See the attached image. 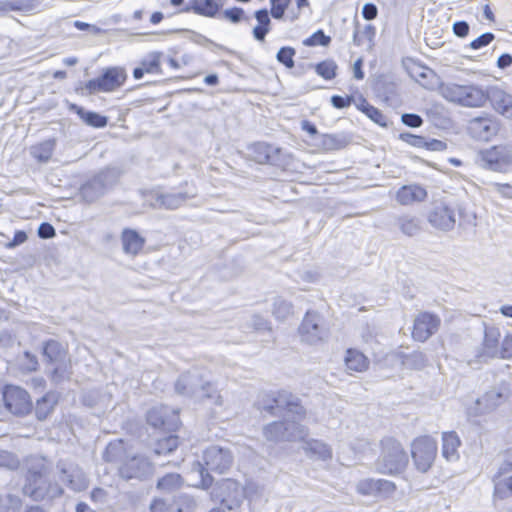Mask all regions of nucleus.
Returning a JSON list of instances; mask_svg holds the SVG:
<instances>
[{"mask_svg":"<svg viewBox=\"0 0 512 512\" xmlns=\"http://www.w3.org/2000/svg\"><path fill=\"white\" fill-rule=\"evenodd\" d=\"M307 429L296 421H276L268 424L263 429V435L267 441H298L307 436Z\"/></svg>","mask_w":512,"mask_h":512,"instance_id":"4","label":"nucleus"},{"mask_svg":"<svg viewBox=\"0 0 512 512\" xmlns=\"http://www.w3.org/2000/svg\"><path fill=\"white\" fill-rule=\"evenodd\" d=\"M169 408L167 406L154 407L147 413V421L153 427H163L167 429L175 428L179 419L176 411H172L168 415Z\"/></svg>","mask_w":512,"mask_h":512,"instance_id":"19","label":"nucleus"},{"mask_svg":"<svg viewBox=\"0 0 512 512\" xmlns=\"http://www.w3.org/2000/svg\"><path fill=\"white\" fill-rule=\"evenodd\" d=\"M501 340V331L498 327L485 326L483 342L478 357L483 360L499 358Z\"/></svg>","mask_w":512,"mask_h":512,"instance_id":"16","label":"nucleus"},{"mask_svg":"<svg viewBox=\"0 0 512 512\" xmlns=\"http://www.w3.org/2000/svg\"><path fill=\"white\" fill-rule=\"evenodd\" d=\"M26 6L21 1H5L0 2V11H20L24 10Z\"/></svg>","mask_w":512,"mask_h":512,"instance_id":"60","label":"nucleus"},{"mask_svg":"<svg viewBox=\"0 0 512 512\" xmlns=\"http://www.w3.org/2000/svg\"><path fill=\"white\" fill-rule=\"evenodd\" d=\"M123 451L122 441L111 442L107 445L103 458L108 462L116 461Z\"/></svg>","mask_w":512,"mask_h":512,"instance_id":"49","label":"nucleus"},{"mask_svg":"<svg viewBox=\"0 0 512 512\" xmlns=\"http://www.w3.org/2000/svg\"><path fill=\"white\" fill-rule=\"evenodd\" d=\"M55 146V139H48L37 145L32 146L30 149V153L37 161L46 163L51 159Z\"/></svg>","mask_w":512,"mask_h":512,"instance_id":"33","label":"nucleus"},{"mask_svg":"<svg viewBox=\"0 0 512 512\" xmlns=\"http://www.w3.org/2000/svg\"><path fill=\"white\" fill-rule=\"evenodd\" d=\"M151 472V464L144 456H133L126 459L119 468L120 476L124 479H141Z\"/></svg>","mask_w":512,"mask_h":512,"instance_id":"18","label":"nucleus"},{"mask_svg":"<svg viewBox=\"0 0 512 512\" xmlns=\"http://www.w3.org/2000/svg\"><path fill=\"white\" fill-rule=\"evenodd\" d=\"M106 178L107 174L100 173L85 185H83L81 188V195L83 198L88 202H92L103 195L106 191Z\"/></svg>","mask_w":512,"mask_h":512,"instance_id":"25","label":"nucleus"},{"mask_svg":"<svg viewBox=\"0 0 512 512\" xmlns=\"http://www.w3.org/2000/svg\"><path fill=\"white\" fill-rule=\"evenodd\" d=\"M470 129L476 138L488 141L497 134L498 124L490 118H476L471 121Z\"/></svg>","mask_w":512,"mask_h":512,"instance_id":"22","label":"nucleus"},{"mask_svg":"<svg viewBox=\"0 0 512 512\" xmlns=\"http://www.w3.org/2000/svg\"><path fill=\"white\" fill-rule=\"evenodd\" d=\"M257 25L253 28V37L257 41H264L270 31L271 19L267 9H260L255 12Z\"/></svg>","mask_w":512,"mask_h":512,"instance_id":"32","label":"nucleus"},{"mask_svg":"<svg viewBox=\"0 0 512 512\" xmlns=\"http://www.w3.org/2000/svg\"><path fill=\"white\" fill-rule=\"evenodd\" d=\"M352 101H353V98L351 96L343 97L340 95H333L331 97V103H332L333 107H335L337 109L349 107L351 105Z\"/></svg>","mask_w":512,"mask_h":512,"instance_id":"59","label":"nucleus"},{"mask_svg":"<svg viewBox=\"0 0 512 512\" xmlns=\"http://www.w3.org/2000/svg\"><path fill=\"white\" fill-rule=\"evenodd\" d=\"M49 368L52 380L56 383L68 379L71 375V366L68 357L51 362Z\"/></svg>","mask_w":512,"mask_h":512,"instance_id":"35","label":"nucleus"},{"mask_svg":"<svg viewBox=\"0 0 512 512\" xmlns=\"http://www.w3.org/2000/svg\"><path fill=\"white\" fill-rule=\"evenodd\" d=\"M141 67L145 73L157 74L160 72V53L154 52L149 54L141 61Z\"/></svg>","mask_w":512,"mask_h":512,"instance_id":"44","label":"nucleus"},{"mask_svg":"<svg viewBox=\"0 0 512 512\" xmlns=\"http://www.w3.org/2000/svg\"><path fill=\"white\" fill-rule=\"evenodd\" d=\"M439 93L449 102L465 107H481L487 100L486 93L475 85H461L455 82L441 83Z\"/></svg>","mask_w":512,"mask_h":512,"instance_id":"1","label":"nucleus"},{"mask_svg":"<svg viewBox=\"0 0 512 512\" xmlns=\"http://www.w3.org/2000/svg\"><path fill=\"white\" fill-rule=\"evenodd\" d=\"M94 395H97L98 394L96 392H92V393H89L87 395L84 396V403L88 406H97V405H100V404H103V405H108L110 403V396H102V397H97L94 398Z\"/></svg>","mask_w":512,"mask_h":512,"instance_id":"53","label":"nucleus"},{"mask_svg":"<svg viewBox=\"0 0 512 512\" xmlns=\"http://www.w3.org/2000/svg\"><path fill=\"white\" fill-rule=\"evenodd\" d=\"M368 359L356 349H348L345 356V365L349 371L363 372L368 368Z\"/></svg>","mask_w":512,"mask_h":512,"instance_id":"31","label":"nucleus"},{"mask_svg":"<svg viewBox=\"0 0 512 512\" xmlns=\"http://www.w3.org/2000/svg\"><path fill=\"white\" fill-rule=\"evenodd\" d=\"M348 141L344 136L324 134L320 137L319 146L325 151H333L344 148Z\"/></svg>","mask_w":512,"mask_h":512,"instance_id":"36","label":"nucleus"},{"mask_svg":"<svg viewBox=\"0 0 512 512\" xmlns=\"http://www.w3.org/2000/svg\"><path fill=\"white\" fill-rule=\"evenodd\" d=\"M203 461L207 470L223 474L232 466L233 455L229 449L211 446L204 451Z\"/></svg>","mask_w":512,"mask_h":512,"instance_id":"12","label":"nucleus"},{"mask_svg":"<svg viewBox=\"0 0 512 512\" xmlns=\"http://www.w3.org/2000/svg\"><path fill=\"white\" fill-rule=\"evenodd\" d=\"M262 492L263 490L254 484H249L244 489V494L251 503L262 497Z\"/></svg>","mask_w":512,"mask_h":512,"instance_id":"54","label":"nucleus"},{"mask_svg":"<svg viewBox=\"0 0 512 512\" xmlns=\"http://www.w3.org/2000/svg\"><path fill=\"white\" fill-rule=\"evenodd\" d=\"M193 195H188L187 193H155L154 194V203L153 206L155 208H164V209H177L183 205V203Z\"/></svg>","mask_w":512,"mask_h":512,"instance_id":"23","label":"nucleus"},{"mask_svg":"<svg viewBox=\"0 0 512 512\" xmlns=\"http://www.w3.org/2000/svg\"><path fill=\"white\" fill-rule=\"evenodd\" d=\"M440 319L431 313H420L414 320L412 336L415 340L424 342L429 339L440 326Z\"/></svg>","mask_w":512,"mask_h":512,"instance_id":"15","label":"nucleus"},{"mask_svg":"<svg viewBox=\"0 0 512 512\" xmlns=\"http://www.w3.org/2000/svg\"><path fill=\"white\" fill-rule=\"evenodd\" d=\"M21 500L17 496L6 495L0 498V512H19Z\"/></svg>","mask_w":512,"mask_h":512,"instance_id":"47","label":"nucleus"},{"mask_svg":"<svg viewBox=\"0 0 512 512\" xmlns=\"http://www.w3.org/2000/svg\"><path fill=\"white\" fill-rule=\"evenodd\" d=\"M60 471V479L72 490L82 491L88 486V479L82 469L74 464L60 461L57 465Z\"/></svg>","mask_w":512,"mask_h":512,"instance_id":"14","label":"nucleus"},{"mask_svg":"<svg viewBox=\"0 0 512 512\" xmlns=\"http://www.w3.org/2000/svg\"><path fill=\"white\" fill-rule=\"evenodd\" d=\"M272 313L277 319L285 320L292 315L293 305L282 297H276L273 302Z\"/></svg>","mask_w":512,"mask_h":512,"instance_id":"40","label":"nucleus"},{"mask_svg":"<svg viewBox=\"0 0 512 512\" xmlns=\"http://www.w3.org/2000/svg\"><path fill=\"white\" fill-rule=\"evenodd\" d=\"M121 241L123 251L132 256L137 255L143 249L145 243V239L132 229H125L122 232Z\"/></svg>","mask_w":512,"mask_h":512,"instance_id":"27","label":"nucleus"},{"mask_svg":"<svg viewBox=\"0 0 512 512\" xmlns=\"http://www.w3.org/2000/svg\"><path fill=\"white\" fill-rule=\"evenodd\" d=\"M77 109V114L88 125L96 128H102L107 125V118L96 112L85 111L83 108L73 106Z\"/></svg>","mask_w":512,"mask_h":512,"instance_id":"38","label":"nucleus"},{"mask_svg":"<svg viewBox=\"0 0 512 512\" xmlns=\"http://www.w3.org/2000/svg\"><path fill=\"white\" fill-rule=\"evenodd\" d=\"M273 401L277 408L286 409L288 412L295 414L299 418L305 414L303 407L298 403V398L287 391L278 392L273 398Z\"/></svg>","mask_w":512,"mask_h":512,"instance_id":"26","label":"nucleus"},{"mask_svg":"<svg viewBox=\"0 0 512 512\" xmlns=\"http://www.w3.org/2000/svg\"><path fill=\"white\" fill-rule=\"evenodd\" d=\"M491 104L498 114L512 120V96L510 94L501 90L493 92Z\"/></svg>","mask_w":512,"mask_h":512,"instance_id":"29","label":"nucleus"},{"mask_svg":"<svg viewBox=\"0 0 512 512\" xmlns=\"http://www.w3.org/2000/svg\"><path fill=\"white\" fill-rule=\"evenodd\" d=\"M178 444V437L174 435L159 439L156 444L155 453L157 455L171 453L178 447Z\"/></svg>","mask_w":512,"mask_h":512,"instance_id":"42","label":"nucleus"},{"mask_svg":"<svg viewBox=\"0 0 512 512\" xmlns=\"http://www.w3.org/2000/svg\"><path fill=\"white\" fill-rule=\"evenodd\" d=\"M512 357V334L507 333L501 340L499 358L509 359Z\"/></svg>","mask_w":512,"mask_h":512,"instance_id":"52","label":"nucleus"},{"mask_svg":"<svg viewBox=\"0 0 512 512\" xmlns=\"http://www.w3.org/2000/svg\"><path fill=\"white\" fill-rule=\"evenodd\" d=\"M46 471L45 459L31 458L28 462V481L29 484L25 485L23 491L25 494L31 496L33 499L38 500L44 497V492L37 486L38 481L42 479Z\"/></svg>","mask_w":512,"mask_h":512,"instance_id":"13","label":"nucleus"},{"mask_svg":"<svg viewBox=\"0 0 512 512\" xmlns=\"http://www.w3.org/2000/svg\"><path fill=\"white\" fill-rule=\"evenodd\" d=\"M304 450L311 458L318 460H328L332 458L331 447L320 440L311 439L305 443Z\"/></svg>","mask_w":512,"mask_h":512,"instance_id":"30","label":"nucleus"},{"mask_svg":"<svg viewBox=\"0 0 512 512\" xmlns=\"http://www.w3.org/2000/svg\"><path fill=\"white\" fill-rule=\"evenodd\" d=\"M299 335L302 342L317 345L328 339L329 329L319 313L308 311L299 326Z\"/></svg>","mask_w":512,"mask_h":512,"instance_id":"5","label":"nucleus"},{"mask_svg":"<svg viewBox=\"0 0 512 512\" xmlns=\"http://www.w3.org/2000/svg\"><path fill=\"white\" fill-rule=\"evenodd\" d=\"M427 221L436 230L451 231L456 223L455 210L444 202L435 203L428 212Z\"/></svg>","mask_w":512,"mask_h":512,"instance_id":"10","label":"nucleus"},{"mask_svg":"<svg viewBox=\"0 0 512 512\" xmlns=\"http://www.w3.org/2000/svg\"><path fill=\"white\" fill-rule=\"evenodd\" d=\"M5 407L14 415H25L31 411L32 402L26 390L8 385L3 391Z\"/></svg>","mask_w":512,"mask_h":512,"instance_id":"9","label":"nucleus"},{"mask_svg":"<svg viewBox=\"0 0 512 512\" xmlns=\"http://www.w3.org/2000/svg\"><path fill=\"white\" fill-rule=\"evenodd\" d=\"M175 390L181 395L191 394L199 398L211 399L217 406L223 405L222 396L209 382L204 381L203 376L196 370L181 375L175 384Z\"/></svg>","mask_w":512,"mask_h":512,"instance_id":"3","label":"nucleus"},{"mask_svg":"<svg viewBox=\"0 0 512 512\" xmlns=\"http://www.w3.org/2000/svg\"><path fill=\"white\" fill-rule=\"evenodd\" d=\"M509 398V390L505 386L493 387L487 391L481 398L477 399L475 406L471 408L470 413L478 416L493 412L502 406Z\"/></svg>","mask_w":512,"mask_h":512,"instance_id":"8","label":"nucleus"},{"mask_svg":"<svg viewBox=\"0 0 512 512\" xmlns=\"http://www.w3.org/2000/svg\"><path fill=\"white\" fill-rule=\"evenodd\" d=\"M38 235L43 239L52 238L55 235V229L49 223H42L38 228Z\"/></svg>","mask_w":512,"mask_h":512,"instance_id":"62","label":"nucleus"},{"mask_svg":"<svg viewBox=\"0 0 512 512\" xmlns=\"http://www.w3.org/2000/svg\"><path fill=\"white\" fill-rule=\"evenodd\" d=\"M460 445L461 441L455 432H444L442 434V455L447 461L458 460Z\"/></svg>","mask_w":512,"mask_h":512,"instance_id":"28","label":"nucleus"},{"mask_svg":"<svg viewBox=\"0 0 512 512\" xmlns=\"http://www.w3.org/2000/svg\"><path fill=\"white\" fill-rule=\"evenodd\" d=\"M44 356L47 357L51 363L56 360L65 358L67 354L59 342L50 340L47 341L44 346Z\"/></svg>","mask_w":512,"mask_h":512,"instance_id":"41","label":"nucleus"},{"mask_svg":"<svg viewBox=\"0 0 512 512\" xmlns=\"http://www.w3.org/2000/svg\"><path fill=\"white\" fill-rule=\"evenodd\" d=\"M481 163L486 169L503 172L511 163V157L504 148L492 147L481 152Z\"/></svg>","mask_w":512,"mask_h":512,"instance_id":"17","label":"nucleus"},{"mask_svg":"<svg viewBox=\"0 0 512 512\" xmlns=\"http://www.w3.org/2000/svg\"><path fill=\"white\" fill-rule=\"evenodd\" d=\"M127 79V73L122 67H109L99 77L86 83L90 94L97 92H112L121 87Z\"/></svg>","mask_w":512,"mask_h":512,"instance_id":"7","label":"nucleus"},{"mask_svg":"<svg viewBox=\"0 0 512 512\" xmlns=\"http://www.w3.org/2000/svg\"><path fill=\"white\" fill-rule=\"evenodd\" d=\"M337 64L333 60H325L318 63L315 71L326 80H331L336 76Z\"/></svg>","mask_w":512,"mask_h":512,"instance_id":"45","label":"nucleus"},{"mask_svg":"<svg viewBox=\"0 0 512 512\" xmlns=\"http://www.w3.org/2000/svg\"><path fill=\"white\" fill-rule=\"evenodd\" d=\"M291 1L292 0H270L272 17L277 20L283 19L285 11Z\"/></svg>","mask_w":512,"mask_h":512,"instance_id":"50","label":"nucleus"},{"mask_svg":"<svg viewBox=\"0 0 512 512\" xmlns=\"http://www.w3.org/2000/svg\"><path fill=\"white\" fill-rule=\"evenodd\" d=\"M427 196L426 190L419 185H405L396 193V200L401 205H411L414 202H421Z\"/></svg>","mask_w":512,"mask_h":512,"instance_id":"24","label":"nucleus"},{"mask_svg":"<svg viewBox=\"0 0 512 512\" xmlns=\"http://www.w3.org/2000/svg\"><path fill=\"white\" fill-rule=\"evenodd\" d=\"M378 15V9L373 3H366L362 8V16L366 20H373Z\"/></svg>","mask_w":512,"mask_h":512,"instance_id":"61","label":"nucleus"},{"mask_svg":"<svg viewBox=\"0 0 512 512\" xmlns=\"http://www.w3.org/2000/svg\"><path fill=\"white\" fill-rule=\"evenodd\" d=\"M222 6L223 0H191L183 11H193L195 14L213 18L218 14Z\"/></svg>","mask_w":512,"mask_h":512,"instance_id":"21","label":"nucleus"},{"mask_svg":"<svg viewBox=\"0 0 512 512\" xmlns=\"http://www.w3.org/2000/svg\"><path fill=\"white\" fill-rule=\"evenodd\" d=\"M331 42L330 36L325 35L323 30H317L310 37L303 41V44L308 47L314 46H328Z\"/></svg>","mask_w":512,"mask_h":512,"instance_id":"46","label":"nucleus"},{"mask_svg":"<svg viewBox=\"0 0 512 512\" xmlns=\"http://www.w3.org/2000/svg\"><path fill=\"white\" fill-rule=\"evenodd\" d=\"M296 51L292 47H282L277 55V61L285 65L287 68H293L294 67V60L293 57L295 56Z\"/></svg>","mask_w":512,"mask_h":512,"instance_id":"48","label":"nucleus"},{"mask_svg":"<svg viewBox=\"0 0 512 512\" xmlns=\"http://www.w3.org/2000/svg\"><path fill=\"white\" fill-rule=\"evenodd\" d=\"M453 32L458 37H465L469 32V25L465 21H458L453 24Z\"/></svg>","mask_w":512,"mask_h":512,"instance_id":"64","label":"nucleus"},{"mask_svg":"<svg viewBox=\"0 0 512 512\" xmlns=\"http://www.w3.org/2000/svg\"><path fill=\"white\" fill-rule=\"evenodd\" d=\"M399 229L407 236H415L421 230L420 220L417 217L404 215L398 218Z\"/></svg>","mask_w":512,"mask_h":512,"instance_id":"37","label":"nucleus"},{"mask_svg":"<svg viewBox=\"0 0 512 512\" xmlns=\"http://www.w3.org/2000/svg\"><path fill=\"white\" fill-rule=\"evenodd\" d=\"M182 484L181 476L177 473H169L160 478L157 482V488L163 492H172L178 489Z\"/></svg>","mask_w":512,"mask_h":512,"instance_id":"39","label":"nucleus"},{"mask_svg":"<svg viewBox=\"0 0 512 512\" xmlns=\"http://www.w3.org/2000/svg\"><path fill=\"white\" fill-rule=\"evenodd\" d=\"M365 115L380 126H387L386 116L376 107H366Z\"/></svg>","mask_w":512,"mask_h":512,"instance_id":"51","label":"nucleus"},{"mask_svg":"<svg viewBox=\"0 0 512 512\" xmlns=\"http://www.w3.org/2000/svg\"><path fill=\"white\" fill-rule=\"evenodd\" d=\"M356 491L362 496L386 499L394 494L396 485L386 479L366 478L357 482Z\"/></svg>","mask_w":512,"mask_h":512,"instance_id":"11","label":"nucleus"},{"mask_svg":"<svg viewBox=\"0 0 512 512\" xmlns=\"http://www.w3.org/2000/svg\"><path fill=\"white\" fill-rule=\"evenodd\" d=\"M190 474L199 479V485L204 489L209 488L213 483L212 476L208 472H205V468L200 462H196L193 465Z\"/></svg>","mask_w":512,"mask_h":512,"instance_id":"43","label":"nucleus"},{"mask_svg":"<svg viewBox=\"0 0 512 512\" xmlns=\"http://www.w3.org/2000/svg\"><path fill=\"white\" fill-rule=\"evenodd\" d=\"M244 14V11L242 8L234 7L230 9H226L223 13V16L225 19L233 22L238 23L242 19Z\"/></svg>","mask_w":512,"mask_h":512,"instance_id":"57","label":"nucleus"},{"mask_svg":"<svg viewBox=\"0 0 512 512\" xmlns=\"http://www.w3.org/2000/svg\"><path fill=\"white\" fill-rule=\"evenodd\" d=\"M437 454V443L429 436L415 439L411 445V456L416 469L426 473L432 467Z\"/></svg>","mask_w":512,"mask_h":512,"instance_id":"6","label":"nucleus"},{"mask_svg":"<svg viewBox=\"0 0 512 512\" xmlns=\"http://www.w3.org/2000/svg\"><path fill=\"white\" fill-rule=\"evenodd\" d=\"M401 120L403 124L412 128L420 127L423 123L422 118L419 115L413 113L403 114Z\"/></svg>","mask_w":512,"mask_h":512,"instance_id":"56","label":"nucleus"},{"mask_svg":"<svg viewBox=\"0 0 512 512\" xmlns=\"http://www.w3.org/2000/svg\"><path fill=\"white\" fill-rule=\"evenodd\" d=\"M512 494V460L505 461L495 479L494 495L500 499Z\"/></svg>","mask_w":512,"mask_h":512,"instance_id":"20","label":"nucleus"},{"mask_svg":"<svg viewBox=\"0 0 512 512\" xmlns=\"http://www.w3.org/2000/svg\"><path fill=\"white\" fill-rule=\"evenodd\" d=\"M58 402V397L55 393L49 392L41 399L37 400L35 413L39 420H44L52 412Z\"/></svg>","mask_w":512,"mask_h":512,"instance_id":"34","label":"nucleus"},{"mask_svg":"<svg viewBox=\"0 0 512 512\" xmlns=\"http://www.w3.org/2000/svg\"><path fill=\"white\" fill-rule=\"evenodd\" d=\"M493 39L494 35L492 33H484L475 40H473L470 44V47L474 50L480 49L484 46H487Z\"/></svg>","mask_w":512,"mask_h":512,"instance_id":"55","label":"nucleus"},{"mask_svg":"<svg viewBox=\"0 0 512 512\" xmlns=\"http://www.w3.org/2000/svg\"><path fill=\"white\" fill-rule=\"evenodd\" d=\"M495 191L505 198L512 199V185L509 183H495Z\"/></svg>","mask_w":512,"mask_h":512,"instance_id":"63","label":"nucleus"},{"mask_svg":"<svg viewBox=\"0 0 512 512\" xmlns=\"http://www.w3.org/2000/svg\"><path fill=\"white\" fill-rule=\"evenodd\" d=\"M18 460L11 454L5 451L0 452V466H6L10 469L16 468Z\"/></svg>","mask_w":512,"mask_h":512,"instance_id":"58","label":"nucleus"},{"mask_svg":"<svg viewBox=\"0 0 512 512\" xmlns=\"http://www.w3.org/2000/svg\"><path fill=\"white\" fill-rule=\"evenodd\" d=\"M381 447L376 470L382 474L401 473L408 464V456L402 445L393 438H386L382 440Z\"/></svg>","mask_w":512,"mask_h":512,"instance_id":"2","label":"nucleus"}]
</instances>
